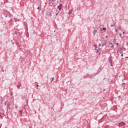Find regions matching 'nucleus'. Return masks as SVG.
<instances>
[{
  "label": "nucleus",
  "mask_w": 128,
  "mask_h": 128,
  "mask_svg": "<svg viewBox=\"0 0 128 128\" xmlns=\"http://www.w3.org/2000/svg\"><path fill=\"white\" fill-rule=\"evenodd\" d=\"M112 48H114V46H112Z\"/></svg>",
  "instance_id": "13"
},
{
  "label": "nucleus",
  "mask_w": 128,
  "mask_h": 128,
  "mask_svg": "<svg viewBox=\"0 0 128 128\" xmlns=\"http://www.w3.org/2000/svg\"><path fill=\"white\" fill-rule=\"evenodd\" d=\"M106 46V43L102 44V46Z\"/></svg>",
  "instance_id": "6"
},
{
  "label": "nucleus",
  "mask_w": 128,
  "mask_h": 128,
  "mask_svg": "<svg viewBox=\"0 0 128 128\" xmlns=\"http://www.w3.org/2000/svg\"><path fill=\"white\" fill-rule=\"evenodd\" d=\"M102 30H106V28H102Z\"/></svg>",
  "instance_id": "7"
},
{
  "label": "nucleus",
  "mask_w": 128,
  "mask_h": 128,
  "mask_svg": "<svg viewBox=\"0 0 128 128\" xmlns=\"http://www.w3.org/2000/svg\"><path fill=\"white\" fill-rule=\"evenodd\" d=\"M116 46H118V43H117V44H116Z\"/></svg>",
  "instance_id": "11"
},
{
  "label": "nucleus",
  "mask_w": 128,
  "mask_h": 128,
  "mask_svg": "<svg viewBox=\"0 0 128 128\" xmlns=\"http://www.w3.org/2000/svg\"><path fill=\"white\" fill-rule=\"evenodd\" d=\"M120 36L122 38V34H120Z\"/></svg>",
  "instance_id": "10"
},
{
  "label": "nucleus",
  "mask_w": 128,
  "mask_h": 128,
  "mask_svg": "<svg viewBox=\"0 0 128 128\" xmlns=\"http://www.w3.org/2000/svg\"><path fill=\"white\" fill-rule=\"evenodd\" d=\"M20 86H18V88H20Z\"/></svg>",
  "instance_id": "8"
},
{
  "label": "nucleus",
  "mask_w": 128,
  "mask_h": 128,
  "mask_svg": "<svg viewBox=\"0 0 128 128\" xmlns=\"http://www.w3.org/2000/svg\"><path fill=\"white\" fill-rule=\"evenodd\" d=\"M97 32L98 31L96 30H94V32H93L94 34H96Z\"/></svg>",
  "instance_id": "4"
},
{
  "label": "nucleus",
  "mask_w": 128,
  "mask_h": 128,
  "mask_svg": "<svg viewBox=\"0 0 128 128\" xmlns=\"http://www.w3.org/2000/svg\"><path fill=\"white\" fill-rule=\"evenodd\" d=\"M126 126V123L124 122H121L119 124V126Z\"/></svg>",
  "instance_id": "1"
},
{
  "label": "nucleus",
  "mask_w": 128,
  "mask_h": 128,
  "mask_svg": "<svg viewBox=\"0 0 128 128\" xmlns=\"http://www.w3.org/2000/svg\"><path fill=\"white\" fill-rule=\"evenodd\" d=\"M37 86H38V85Z\"/></svg>",
  "instance_id": "15"
},
{
  "label": "nucleus",
  "mask_w": 128,
  "mask_h": 128,
  "mask_svg": "<svg viewBox=\"0 0 128 128\" xmlns=\"http://www.w3.org/2000/svg\"><path fill=\"white\" fill-rule=\"evenodd\" d=\"M37 9H38V10H40V7H38V8H37Z\"/></svg>",
  "instance_id": "9"
},
{
  "label": "nucleus",
  "mask_w": 128,
  "mask_h": 128,
  "mask_svg": "<svg viewBox=\"0 0 128 128\" xmlns=\"http://www.w3.org/2000/svg\"><path fill=\"white\" fill-rule=\"evenodd\" d=\"M62 4H60L58 6V8L60 10H62Z\"/></svg>",
  "instance_id": "2"
},
{
  "label": "nucleus",
  "mask_w": 128,
  "mask_h": 128,
  "mask_svg": "<svg viewBox=\"0 0 128 128\" xmlns=\"http://www.w3.org/2000/svg\"><path fill=\"white\" fill-rule=\"evenodd\" d=\"M0 114H2L3 116L4 114V113L2 111H0Z\"/></svg>",
  "instance_id": "5"
},
{
  "label": "nucleus",
  "mask_w": 128,
  "mask_h": 128,
  "mask_svg": "<svg viewBox=\"0 0 128 128\" xmlns=\"http://www.w3.org/2000/svg\"><path fill=\"white\" fill-rule=\"evenodd\" d=\"M123 34H124V32H123Z\"/></svg>",
  "instance_id": "14"
},
{
  "label": "nucleus",
  "mask_w": 128,
  "mask_h": 128,
  "mask_svg": "<svg viewBox=\"0 0 128 128\" xmlns=\"http://www.w3.org/2000/svg\"><path fill=\"white\" fill-rule=\"evenodd\" d=\"M72 14V10H70L68 12V14Z\"/></svg>",
  "instance_id": "3"
},
{
  "label": "nucleus",
  "mask_w": 128,
  "mask_h": 128,
  "mask_svg": "<svg viewBox=\"0 0 128 128\" xmlns=\"http://www.w3.org/2000/svg\"><path fill=\"white\" fill-rule=\"evenodd\" d=\"M124 56V54H122V56Z\"/></svg>",
  "instance_id": "12"
}]
</instances>
